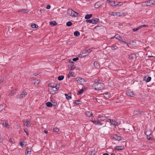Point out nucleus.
I'll return each mask as SVG.
<instances>
[{
    "instance_id": "nucleus-48",
    "label": "nucleus",
    "mask_w": 155,
    "mask_h": 155,
    "mask_svg": "<svg viewBox=\"0 0 155 155\" xmlns=\"http://www.w3.org/2000/svg\"><path fill=\"white\" fill-rule=\"evenodd\" d=\"M91 121L93 122L94 124H97V121L95 120H91Z\"/></svg>"
},
{
    "instance_id": "nucleus-59",
    "label": "nucleus",
    "mask_w": 155,
    "mask_h": 155,
    "mask_svg": "<svg viewBox=\"0 0 155 155\" xmlns=\"http://www.w3.org/2000/svg\"><path fill=\"white\" fill-rule=\"evenodd\" d=\"M102 155H109V154L107 153H105L103 154Z\"/></svg>"
},
{
    "instance_id": "nucleus-1",
    "label": "nucleus",
    "mask_w": 155,
    "mask_h": 155,
    "mask_svg": "<svg viewBox=\"0 0 155 155\" xmlns=\"http://www.w3.org/2000/svg\"><path fill=\"white\" fill-rule=\"evenodd\" d=\"M99 80H95L92 87L96 90H99L103 89L104 87V84L100 82Z\"/></svg>"
},
{
    "instance_id": "nucleus-52",
    "label": "nucleus",
    "mask_w": 155,
    "mask_h": 155,
    "mask_svg": "<svg viewBox=\"0 0 155 155\" xmlns=\"http://www.w3.org/2000/svg\"><path fill=\"white\" fill-rule=\"evenodd\" d=\"M31 152V150L29 151L28 150H26V151H25V154H27L29 152Z\"/></svg>"
},
{
    "instance_id": "nucleus-12",
    "label": "nucleus",
    "mask_w": 155,
    "mask_h": 155,
    "mask_svg": "<svg viewBox=\"0 0 155 155\" xmlns=\"http://www.w3.org/2000/svg\"><path fill=\"white\" fill-rule=\"evenodd\" d=\"M107 121L109 122L110 123L115 126H116V125L115 124L116 122L114 119H112L111 120L110 119H108V120Z\"/></svg>"
},
{
    "instance_id": "nucleus-32",
    "label": "nucleus",
    "mask_w": 155,
    "mask_h": 155,
    "mask_svg": "<svg viewBox=\"0 0 155 155\" xmlns=\"http://www.w3.org/2000/svg\"><path fill=\"white\" fill-rule=\"evenodd\" d=\"M72 25V23L70 21H69L67 22L66 23V25L67 26L70 27Z\"/></svg>"
},
{
    "instance_id": "nucleus-4",
    "label": "nucleus",
    "mask_w": 155,
    "mask_h": 155,
    "mask_svg": "<svg viewBox=\"0 0 155 155\" xmlns=\"http://www.w3.org/2000/svg\"><path fill=\"white\" fill-rule=\"evenodd\" d=\"M27 94V92L25 90H23V91L20 94H18L16 96V98L21 99L23 98H24Z\"/></svg>"
},
{
    "instance_id": "nucleus-9",
    "label": "nucleus",
    "mask_w": 155,
    "mask_h": 155,
    "mask_svg": "<svg viewBox=\"0 0 155 155\" xmlns=\"http://www.w3.org/2000/svg\"><path fill=\"white\" fill-rule=\"evenodd\" d=\"M77 81L78 83L81 84L83 83L84 82H85L84 79L81 77L78 78V79L77 80Z\"/></svg>"
},
{
    "instance_id": "nucleus-58",
    "label": "nucleus",
    "mask_w": 155,
    "mask_h": 155,
    "mask_svg": "<svg viewBox=\"0 0 155 155\" xmlns=\"http://www.w3.org/2000/svg\"><path fill=\"white\" fill-rule=\"evenodd\" d=\"M3 79H0V84L3 81Z\"/></svg>"
},
{
    "instance_id": "nucleus-11",
    "label": "nucleus",
    "mask_w": 155,
    "mask_h": 155,
    "mask_svg": "<svg viewBox=\"0 0 155 155\" xmlns=\"http://www.w3.org/2000/svg\"><path fill=\"white\" fill-rule=\"evenodd\" d=\"M107 2L109 3L110 6H116V3L115 2L110 0H107Z\"/></svg>"
},
{
    "instance_id": "nucleus-37",
    "label": "nucleus",
    "mask_w": 155,
    "mask_h": 155,
    "mask_svg": "<svg viewBox=\"0 0 155 155\" xmlns=\"http://www.w3.org/2000/svg\"><path fill=\"white\" fill-rule=\"evenodd\" d=\"M26 142L25 141L20 142L19 143L20 145L22 147H24V143Z\"/></svg>"
},
{
    "instance_id": "nucleus-28",
    "label": "nucleus",
    "mask_w": 155,
    "mask_h": 155,
    "mask_svg": "<svg viewBox=\"0 0 155 155\" xmlns=\"http://www.w3.org/2000/svg\"><path fill=\"white\" fill-rule=\"evenodd\" d=\"M16 91H15V90H12L11 93H10L9 95H8V96H9L10 97V96H11L12 95H14V94H15V93L16 92Z\"/></svg>"
},
{
    "instance_id": "nucleus-20",
    "label": "nucleus",
    "mask_w": 155,
    "mask_h": 155,
    "mask_svg": "<svg viewBox=\"0 0 155 155\" xmlns=\"http://www.w3.org/2000/svg\"><path fill=\"white\" fill-rule=\"evenodd\" d=\"M104 96L106 99H108L110 97L109 93L108 92L105 93L104 94Z\"/></svg>"
},
{
    "instance_id": "nucleus-17",
    "label": "nucleus",
    "mask_w": 155,
    "mask_h": 155,
    "mask_svg": "<svg viewBox=\"0 0 155 155\" xmlns=\"http://www.w3.org/2000/svg\"><path fill=\"white\" fill-rule=\"evenodd\" d=\"M71 94H65V95L66 96V98L67 100H69L72 97L71 96Z\"/></svg>"
},
{
    "instance_id": "nucleus-13",
    "label": "nucleus",
    "mask_w": 155,
    "mask_h": 155,
    "mask_svg": "<svg viewBox=\"0 0 155 155\" xmlns=\"http://www.w3.org/2000/svg\"><path fill=\"white\" fill-rule=\"evenodd\" d=\"M127 96H130V97H134V94L132 91H128L127 92Z\"/></svg>"
},
{
    "instance_id": "nucleus-7",
    "label": "nucleus",
    "mask_w": 155,
    "mask_h": 155,
    "mask_svg": "<svg viewBox=\"0 0 155 155\" xmlns=\"http://www.w3.org/2000/svg\"><path fill=\"white\" fill-rule=\"evenodd\" d=\"M111 138L112 139H114L115 140L120 141L123 138L120 136H117V134H114L111 137Z\"/></svg>"
},
{
    "instance_id": "nucleus-27",
    "label": "nucleus",
    "mask_w": 155,
    "mask_h": 155,
    "mask_svg": "<svg viewBox=\"0 0 155 155\" xmlns=\"http://www.w3.org/2000/svg\"><path fill=\"white\" fill-rule=\"evenodd\" d=\"M101 5V4L99 3V2H97L95 4L94 7L95 8H97Z\"/></svg>"
},
{
    "instance_id": "nucleus-5",
    "label": "nucleus",
    "mask_w": 155,
    "mask_h": 155,
    "mask_svg": "<svg viewBox=\"0 0 155 155\" xmlns=\"http://www.w3.org/2000/svg\"><path fill=\"white\" fill-rule=\"evenodd\" d=\"M99 19L97 18H94L92 19L87 20H86L87 23H91L93 24H96L98 21Z\"/></svg>"
},
{
    "instance_id": "nucleus-31",
    "label": "nucleus",
    "mask_w": 155,
    "mask_h": 155,
    "mask_svg": "<svg viewBox=\"0 0 155 155\" xmlns=\"http://www.w3.org/2000/svg\"><path fill=\"white\" fill-rule=\"evenodd\" d=\"M81 101L80 100H75L74 102H73V104H74L78 105L80 104V102Z\"/></svg>"
},
{
    "instance_id": "nucleus-45",
    "label": "nucleus",
    "mask_w": 155,
    "mask_h": 155,
    "mask_svg": "<svg viewBox=\"0 0 155 155\" xmlns=\"http://www.w3.org/2000/svg\"><path fill=\"white\" fill-rule=\"evenodd\" d=\"M103 124V123H101L100 121L97 120V124L98 125H101Z\"/></svg>"
},
{
    "instance_id": "nucleus-44",
    "label": "nucleus",
    "mask_w": 155,
    "mask_h": 155,
    "mask_svg": "<svg viewBox=\"0 0 155 155\" xmlns=\"http://www.w3.org/2000/svg\"><path fill=\"white\" fill-rule=\"evenodd\" d=\"M53 130L54 131L57 132L59 131V129L57 127L54 128L53 129Z\"/></svg>"
},
{
    "instance_id": "nucleus-57",
    "label": "nucleus",
    "mask_w": 155,
    "mask_h": 155,
    "mask_svg": "<svg viewBox=\"0 0 155 155\" xmlns=\"http://www.w3.org/2000/svg\"><path fill=\"white\" fill-rule=\"evenodd\" d=\"M44 132L46 134H47L48 133V131L46 130H44Z\"/></svg>"
},
{
    "instance_id": "nucleus-40",
    "label": "nucleus",
    "mask_w": 155,
    "mask_h": 155,
    "mask_svg": "<svg viewBox=\"0 0 155 155\" xmlns=\"http://www.w3.org/2000/svg\"><path fill=\"white\" fill-rule=\"evenodd\" d=\"M111 49L112 50H115L117 49V47L116 45H114V46L111 47Z\"/></svg>"
},
{
    "instance_id": "nucleus-35",
    "label": "nucleus",
    "mask_w": 155,
    "mask_h": 155,
    "mask_svg": "<svg viewBox=\"0 0 155 155\" xmlns=\"http://www.w3.org/2000/svg\"><path fill=\"white\" fill-rule=\"evenodd\" d=\"M145 134L147 136H150V135L151 134V133L150 131H147L145 132Z\"/></svg>"
},
{
    "instance_id": "nucleus-22",
    "label": "nucleus",
    "mask_w": 155,
    "mask_h": 155,
    "mask_svg": "<svg viewBox=\"0 0 155 155\" xmlns=\"http://www.w3.org/2000/svg\"><path fill=\"white\" fill-rule=\"evenodd\" d=\"M25 125L27 127H29L30 126V122L29 121L27 120L25 123Z\"/></svg>"
},
{
    "instance_id": "nucleus-38",
    "label": "nucleus",
    "mask_w": 155,
    "mask_h": 155,
    "mask_svg": "<svg viewBox=\"0 0 155 155\" xmlns=\"http://www.w3.org/2000/svg\"><path fill=\"white\" fill-rule=\"evenodd\" d=\"M117 13L114 12H112L110 13V14H109V15H111L113 16H117Z\"/></svg>"
},
{
    "instance_id": "nucleus-43",
    "label": "nucleus",
    "mask_w": 155,
    "mask_h": 155,
    "mask_svg": "<svg viewBox=\"0 0 155 155\" xmlns=\"http://www.w3.org/2000/svg\"><path fill=\"white\" fill-rule=\"evenodd\" d=\"M148 26V25H142L139 26V28H141L144 27H147Z\"/></svg>"
},
{
    "instance_id": "nucleus-21",
    "label": "nucleus",
    "mask_w": 155,
    "mask_h": 155,
    "mask_svg": "<svg viewBox=\"0 0 155 155\" xmlns=\"http://www.w3.org/2000/svg\"><path fill=\"white\" fill-rule=\"evenodd\" d=\"M153 0H149L147 1H148V3L149 6H150L152 5H154L153 3L154 2H153Z\"/></svg>"
},
{
    "instance_id": "nucleus-53",
    "label": "nucleus",
    "mask_w": 155,
    "mask_h": 155,
    "mask_svg": "<svg viewBox=\"0 0 155 155\" xmlns=\"http://www.w3.org/2000/svg\"><path fill=\"white\" fill-rule=\"evenodd\" d=\"M24 131L26 133V135L27 136H28L29 135V133H28V132H27V131H26L25 129H24Z\"/></svg>"
},
{
    "instance_id": "nucleus-42",
    "label": "nucleus",
    "mask_w": 155,
    "mask_h": 155,
    "mask_svg": "<svg viewBox=\"0 0 155 155\" xmlns=\"http://www.w3.org/2000/svg\"><path fill=\"white\" fill-rule=\"evenodd\" d=\"M83 54H82L81 53H81L79 54L78 55V57L80 58H83L86 56L84 54V55H83Z\"/></svg>"
},
{
    "instance_id": "nucleus-63",
    "label": "nucleus",
    "mask_w": 155,
    "mask_h": 155,
    "mask_svg": "<svg viewBox=\"0 0 155 155\" xmlns=\"http://www.w3.org/2000/svg\"><path fill=\"white\" fill-rule=\"evenodd\" d=\"M93 116V114L92 113H91L90 114V115L89 116V117H91V116Z\"/></svg>"
},
{
    "instance_id": "nucleus-23",
    "label": "nucleus",
    "mask_w": 155,
    "mask_h": 155,
    "mask_svg": "<svg viewBox=\"0 0 155 155\" xmlns=\"http://www.w3.org/2000/svg\"><path fill=\"white\" fill-rule=\"evenodd\" d=\"M51 103H52V104H53V105H52L53 106H56L57 105V102L55 101L54 100H51Z\"/></svg>"
},
{
    "instance_id": "nucleus-54",
    "label": "nucleus",
    "mask_w": 155,
    "mask_h": 155,
    "mask_svg": "<svg viewBox=\"0 0 155 155\" xmlns=\"http://www.w3.org/2000/svg\"><path fill=\"white\" fill-rule=\"evenodd\" d=\"M147 138L148 139L150 140L152 138L150 136H147Z\"/></svg>"
},
{
    "instance_id": "nucleus-3",
    "label": "nucleus",
    "mask_w": 155,
    "mask_h": 155,
    "mask_svg": "<svg viewBox=\"0 0 155 155\" xmlns=\"http://www.w3.org/2000/svg\"><path fill=\"white\" fill-rule=\"evenodd\" d=\"M116 38L120 42H123L127 46H128V43L125 41L123 40L122 37L119 35L117 34L115 35L113 38Z\"/></svg>"
},
{
    "instance_id": "nucleus-34",
    "label": "nucleus",
    "mask_w": 155,
    "mask_h": 155,
    "mask_svg": "<svg viewBox=\"0 0 155 155\" xmlns=\"http://www.w3.org/2000/svg\"><path fill=\"white\" fill-rule=\"evenodd\" d=\"M31 27L33 28H37L38 27V25L37 24H33L31 25Z\"/></svg>"
},
{
    "instance_id": "nucleus-16",
    "label": "nucleus",
    "mask_w": 155,
    "mask_h": 155,
    "mask_svg": "<svg viewBox=\"0 0 155 155\" xmlns=\"http://www.w3.org/2000/svg\"><path fill=\"white\" fill-rule=\"evenodd\" d=\"M92 16V15L91 14H87L85 15L84 18L85 19H88L91 18Z\"/></svg>"
},
{
    "instance_id": "nucleus-8",
    "label": "nucleus",
    "mask_w": 155,
    "mask_h": 155,
    "mask_svg": "<svg viewBox=\"0 0 155 155\" xmlns=\"http://www.w3.org/2000/svg\"><path fill=\"white\" fill-rule=\"evenodd\" d=\"M91 52V50L90 49L86 48L84 50L82 51L81 53L85 56L88 55V54Z\"/></svg>"
},
{
    "instance_id": "nucleus-14",
    "label": "nucleus",
    "mask_w": 155,
    "mask_h": 155,
    "mask_svg": "<svg viewBox=\"0 0 155 155\" xmlns=\"http://www.w3.org/2000/svg\"><path fill=\"white\" fill-rule=\"evenodd\" d=\"M86 88L85 87H84V88H82V89H81V90H80V91H78V95L81 94L83 93L84 91V90H86Z\"/></svg>"
},
{
    "instance_id": "nucleus-61",
    "label": "nucleus",
    "mask_w": 155,
    "mask_h": 155,
    "mask_svg": "<svg viewBox=\"0 0 155 155\" xmlns=\"http://www.w3.org/2000/svg\"><path fill=\"white\" fill-rule=\"evenodd\" d=\"M58 87V85H57V84H56V85H55V86H54H54H53V88H55V87Z\"/></svg>"
},
{
    "instance_id": "nucleus-49",
    "label": "nucleus",
    "mask_w": 155,
    "mask_h": 155,
    "mask_svg": "<svg viewBox=\"0 0 155 155\" xmlns=\"http://www.w3.org/2000/svg\"><path fill=\"white\" fill-rule=\"evenodd\" d=\"M139 29V27L136 28H134L133 29V31H137V30H138Z\"/></svg>"
},
{
    "instance_id": "nucleus-60",
    "label": "nucleus",
    "mask_w": 155,
    "mask_h": 155,
    "mask_svg": "<svg viewBox=\"0 0 155 155\" xmlns=\"http://www.w3.org/2000/svg\"><path fill=\"white\" fill-rule=\"evenodd\" d=\"M9 142H12V139L11 138L9 139Z\"/></svg>"
},
{
    "instance_id": "nucleus-30",
    "label": "nucleus",
    "mask_w": 155,
    "mask_h": 155,
    "mask_svg": "<svg viewBox=\"0 0 155 155\" xmlns=\"http://www.w3.org/2000/svg\"><path fill=\"white\" fill-rule=\"evenodd\" d=\"M49 24L51 25H53V26H54L57 24L56 22L54 21H50L49 22Z\"/></svg>"
},
{
    "instance_id": "nucleus-64",
    "label": "nucleus",
    "mask_w": 155,
    "mask_h": 155,
    "mask_svg": "<svg viewBox=\"0 0 155 155\" xmlns=\"http://www.w3.org/2000/svg\"><path fill=\"white\" fill-rule=\"evenodd\" d=\"M153 2H154L153 3L154 5H155V0H153Z\"/></svg>"
},
{
    "instance_id": "nucleus-25",
    "label": "nucleus",
    "mask_w": 155,
    "mask_h": 155,
    "mask_svg": "<svg viewBox=\"0 0 155 155\" xmlns=\"http://www.w3.org/2000/svg\"><path fill=\"white\" fill-rule=\"evenodd\" d=\"M1 123L3 124V125L5 126V127H7L8 124L7 122L5 121H2Z\"/></svg>"
},
{
    "instance_id": "nucleus-6",
    "label": "nucleus",
    "mask_w": 155,
    "mask_h": 155,
    "mask_svg": "<svg viewBox=\"0 0 155 155\" xmlns=\"http://www.w3.org/2000/svg\"><path fill=\"white\" fill-rule=\"evenodd\" d=\"M70 64L68 65L69 70V71L73 70L76 68V65L73 61H71L69 62Z\"/></svg>"
},
{
    "instance_id": "nucleus-47",
    "label": "nucleus",
    "mask_w": 155,
    "mask_h": 155,
    "mask_svg": "<svg viewBox=\"0 0 155 155\" xmlns=\"http://www.w3.org/2000/svg\"><path fill=\"white\" fill-rule=\"evenodd\" d=\"M117 15H118L119 16H121L123 14V13H121L120 12H117Z\"/></svg>"
},
{
    "instance_id": "nucleus-55",
    "label": "nucleus",
    "mask_w": 155,
    "mask_h": 155,
    "mask_svg": "<svg viewBox=\"0 0 155 155\" xmlns=\"http://www.w3.org/2000/svg\"><path fill=\"white\" fill-rule=\"evenodd\" d=\"M40 82V80H37L36 81H35V83L38 84Z\"/></svg>"
},
{
    "instance_id": "nucleus-62",
    "label": "nucleus",
    "mask_w": 155,
    "mask_h": 155,
    "mask_svg": "<svg viewBox=\"0 0 155 155\" xmlns=\"http://www.w3.org/2000/svg\"><path fill=\"white\" fill-rule=\"evenodd\" d=\"M38 73H36L33 74V75H35V76H37V75H38Z\"/></svg>"
},
{
    "instance_id": "nucleus-41",
    "label": "nucleus",
    "mask_w": 155,
    "mask_h": 155,
    "mask_svg": "<svg viewBox=\"0 0 155 155\" xmlns=\"http://www.w3.org/2000/svg\"><path fill=\"white\" fill-rule=\"evenodd\" d=\"M123 4V3L122 2H119L117 4L116 3V6H121Z\"/></svg>"
},
{
    "instance_id": "nucleus-29",
    "label": "nucleus",
    "mask_w": 155,
    "mask_h": 155,
    "mask_svg": "<svg viewBox=\"0 0 155 155\" xmlns=\"http://www.w3.org/2000/svg\"><path fill=\"white\" fill-rule=\"evenodd\" d=\"M64 78V75L60 76L58 77V79L59 81H61L63 80Z\"/></svg>"
},
{
    "instance_id": "nucleus-2",
    "label": "nucleus",
    "mask_w": 155,
    "mask_h": 155,
    "mask_svg": "<svg viewBox=\"0 0 155 155\" xmlns=\"http://www.w3.org/2000/svg\"><path fill=\"white\" fill-rule=\"evenodd\" d=\"M67 14L72 17H77L79 14L78 13L73 11L71 9H68Z\"/></svg>"
},
{
    "instance_id": "nucleus-19",
    "label": "nucleus",
    "mask_w": 155,
    "mask_h": 155,
    "mask_svg": "<svg viewBox=\"0 0 155 155\" xmlns=\"http://www.w3.org/2000/svg\"><path fill=\"white\" fill-rule=\"evenodd\" d=\"M74 35L75 36L78 37L80 35V33L79 31H76L74 32Z\"/></svg>"
},
{
    "instance_id": "nucleus-50",
    "label": "nucleus",
    "mask_w": 155,
    "mask_h": 155,
    "mask_svg": "<svg viewBox=\"0 0 155 155\" xmlns=\"http://www.w3.org/2000/svg\"><path fill=\"white\" fill-rule=\"evenodd\" d=\"M48 86L49 87H53L54 86V85L53 83H49L48 84Z\"/></svg>"
},
{
    "instance_id": "nucleus-56",
    "label": "nucleus",
    "mask_w": 155,
    "mask_h": 155,
    "mask_svg": "<svg viewBox=\"0 0 155 155\" xmlns=\"http://www.w3.org/2000/svg\"><path fill=\"white\" fill-rule=\"evenodd\" d=\"M55 88V90H54V91H58V89H59L58 87H56Z\"/></svg>"
},
{
    "instance_id": "nucleus-15",
    "label": "nucleus",
    "mask_w": 155,
    "mask_h": 155,
    "mask_svg": "<svg viewBox=\"0 0 155 155\" xmlns=\"http://www.w3.org/2000/svg\"><path fill=\"white\" fill-rule=\"evenodd\" d=\"M45 105L47 107H51L53 106L52 105H53V104H52V103L50 102H48L46 103Z\"/></svg>"
},
{
    "instance_id": "nucleus-39",
    "label": "nucleus",
    "mask_w": 155,
    "mask_h": 155,
    "mask_svg": "<svg viewBox=\"0 0 155 155\" xmlns=\"http://www.w3.org/2000/svg\"><path fill=\"white\" fill-rule=\"evenodd\" d=\"M134 112V113H135V114H140L141 113V112H142L141 111H140L139 110H135Z\"/></svg>"
},
{
    "instance_id": "nucleus-10",
    "label": "nucleus",
    "mask_w": 155,
    "mask_h": 155,
    "mask_svg": "<svg viewBox=\"0 0 155 155\" xmlns=\"http://www.w3.org/2000/svg\"><path fill=\"white\" fill-rule=\"evenodd\" d=\"M124 147L123 145L120 146H117L114 148V150H122L124 149Z\"/></svg>"
},
{
    "instance_id": "nucleus-46",
    "label": "nucleus",
    "mask_w": 155,
    "mask_h": 155,
    "mask_svg": "<svg viewBox=\"0 0 155 155\" xmlns=\"http://www.w3.org/2000/svg\"><path fill=\"white\" fill-rule=\"evenodd\" d=\"M79 60V58L78 57L72 59L73 61H75Z\"/></svg>"
},
{
    "instance_id": "nucleus-36",
    "label": "nucleus",
    "mask_w": 155,
    "mask_h": 155,
    "mask_svg": "<svg viewBox=\"0 0 155 155\" xmlns=\"http://www.w3.org/2000/svg\"><path fill=\"white\" fill-rule=\"evenodd\" d=\"M151 78L150 77H148L146 80V81L147 82H149L151 81Z\"/></svg>"
},
{
    "instance_id": "nucleus-26",
    "label": "nucleus",
    "mask_w": 155,
    "mask_h": 155,
    "mask_svg": "<svg viewBox=\"0 0 155 155\" xmlns=\"http://www.w3.org/2000/svg\"><path fill=\"white\" fill-rule=\"evenodd\" d=\"M135 58V55L131 54L129 55V58L130 59L133 60Z\"/></svg>"
},
{
    "instance_id": "nucleus-24",
    "label": "nucleus",
    "mask_w": 155,
    "mask_h": 155,
    "mask_svg": "<svg viewBox=\"0 0 155 155\" xmlns=\"http://www.w3.org/2000/svg\"><path fill=\"white\" fill-rule=\"evenodd\" d=\"M148 1H147L143 2L142 3V5L143 6H149L148 5Z\"/></svg>"
},
{
    "instance_id": "nucleus-18",
    "label": "nucleus",
    "mask_w": 155,
    "mask_h": 155,
    "mask_svg": "<svg viewBox=\"0 0 155 155\" xmlns=\"http://www.w3.org/2000/svg\"><path fill=\"white\" fill-rule=\"evenodd\" d=\"M71 76L73 77H74L75 76L74 75V73L72 71H70L68 75V78H70Z\"/></svg>"
},
{
    "instance_id": "nucleus-51",
    "label": "nucleus",
    "mask_w": 155,
    "mask_h": 155,
    "mask_svg": "<svg viewBox=\"0 0 155 155\" xmlns=\"http://www.w3.org/2000/svg\"><path fill=\"white\" fill-rule=\"evenodd\" d=\"M51 7V5H47L46 8L47 9H49Z\"/></svg>"
},
{
    "instance_id": "nucleus-33",
    "label": "nucleus",
    "mask_w": 155,
    "mask_h": 155,
    "mask_svg": "<svg viewBox=\"0 0 155 155\" xmlns=\"http://www.w3.org/2000/svg\"><path fill=\"white\" fill-rule=\"evenodd\" d=\"M94 66L96 68H97L99 66V64L97 61H95L94 62Z\"/></svg>"
}]
</instances>
